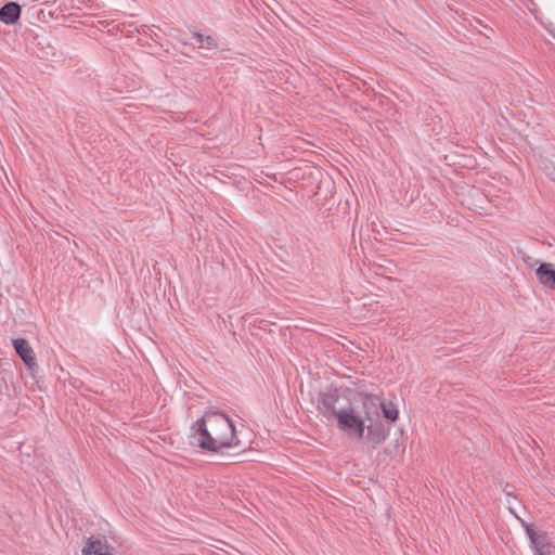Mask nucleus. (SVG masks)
Instances as JSON below:
<instances>
[{
	"mask_svg": "<svg viewBox=\"0 0 555 555\" xmlns=\"http://www.w3.org/2000/svg\"><path fill=\"white\" fill-rule=\"evenodd\" d=\"M191 444L210 452L241 448L230 417L220 411H206L191 427Z\"/></svg>",
	"mask_w": 555,
	"mask_h": 555,
	"instance_id": "obj_1",
	"label": "nucleus"
},
{
	"mask_svg": "<svg viewBox=\"0 0 555 555\" xmlns=\"http://www.w3.org/2000/svg\"><path fill=\"white\" fill-rule=\"evenodd\" d=\"M194 37L202 47L206 49H215L217 47L216 40L211 36H204L203 34L195 33Z\"/></svg>",
	"mask_w": 555,
	"mask_h": 555,
	"instance_id": "obj_11",
	"label": "nucleus"
},
{
	"mask_svg": "<svg viewBox=\"0 0 555 555\" xmlns=\"http://www.w3.org/2000/svg\"><path fill=\"white\" fill-rule=\"evenodd\" d=\"M103 544L100 540L89 539L86 546L82 548V555H98L103 554Z\"/></svg>",
	"mask_w": 555,
	"mask_h": 555,
	"instance_id": "obj_10",
	"label": "nucleus"
},
{
	"mask_svg": "<svg viewBox=\"0 0 555 555\" xmlns=\"http://www.w3.org/2000/svg\"><path fill=\"white\" fill-rule=\"evenodd\" d=\"M526 532L534 547L535 555H553L552 545L547 534L537 530L533 526L525 524Z\"/></svg>",
	"mask_w": 555,
	"mask_h": 555,
	"instance_id": "obj_4",
	"label": "nucleus"
},
{
	"mask_svg": "<svg viewBox=\"0 0 555 555\" xmlns=\"http://www.w3.org/2000/svg\"><path fill=\"white\" fill-rule=\"evenodd\" d=\"M377 405L380 406L383 415L385 418L396 422L398 420L399 411L397 406L392 402L380 401L377 396L365 395L363 400V408L365 410V420L373 421V416L378 417V412L375 411L373 413L370 412L369 408Z\"/></svg>",
	"mask_w": 555,
	"mask_h": 555,
	"instance_id": "obj_3",
	"label": "nucleus"
},
{
	"mask_svg": "<svg viewBox=\"0 0 555 555\" xmlns=\"http://www.w3.org/2000/svg\"><path fill=\"white\" fill-rule=\"evenodd\" d=\"M338 397L335 392H325L321 393L318 409L323 414L324 417L331 420L332 417H337L339 409L336 406Z\"/></svg>",
	"mask_w": 555,
	"mask_h": 555,
	"instance_id": "obj_5",
	"label": "nucleus"
},
{
	"mask_svg": "<svg viewBox=\"0 0 555 555\" xmlns=\"http://www.w3.org/2000/svg\"><path fill=\"white\" fill-rule=\"evenodd\" d=\"M365 429L367 430V440L371 441L374 446L382 443L387 437V434L385 433L382 424H374L371 422L367 426H365Z\"/></svg>",
	"mask_w": 555,
	"mask_h": 555,
	"instance_id": "obj_9",
	"label": "nucleus"
},
{
	"mask_svg": "<svg viewBox=\"0 0 555 555\" xmlns=\"http://www.w3.org/2000/svg\"><path fill=\"white\" fill-rule=\"evenodd\" d=\"M12 344L25 365L30 370L34 369L37 365V362L35 352L29 343L24 338H16L13 339Z\"/></svg>",
	"mask_w": 555,
	"mask_h": 555,
	"instance_id": "obj_6",
	"label": "nucleus"
},
{
	"mask_svg": "<svg viewBox=\"0 0 555 555\" xmlns=\"http://www.w3.org/2000/svg\"><path fill=\"white\" fill-rule=\"evenodd\" d=\"M340 430L362 439L365 431V420L352 406L339 408L336 417Z\"/></svg>",
	"mask_w": 555,
	"mask_h": 555,
	"instance_id": "obj_2",
	"label": "nucleus"
},
{
	"mask_svg": "<svg viewBox=\"0 0 555 555\" xmlns=\"http://www.w3.org/2000/svg\"><path fill=\"white\" fill-rule=\"evenodd\" d=\"M28 2H41V3H44V2H48L49 0H27Z\"/></svg>",
	"mask_w": 555,
	"mask_h": 555,
	"instance_id": "obj_12",
	"label": "nucleus"
},
{
	"mask_svg": "<svg viewBox=\"0 0 555 555\" xmlns=\"http://www.w3.org/2000/svg\"><path fill=\"white\" fill-rule=\"evenodd\" d=\"M21 16V7L16 2H9L0 9V21L7 25L14 24Z\"/></svg>",
	"mask_w": 555,
	"mask_h": 555,
	"instance_id": "obj_8",
	"label": "nucleus"
},
{
	"mask_svg": "<svg viewBox=\"0 0 555 555\" xmlns=\"http://www.w3.org/2000/svg\"><path fill=\"white\" fill-rule=\"evenodd\" d=\"M535 275L543 286L555 291V270L551 263H541L535 270Z\"/></svg>",
	"mask_w": 555,
	"mask_h": 555,
	"instance_id": "obj_7",
	"label": "nucleus"
}]
</instances>
